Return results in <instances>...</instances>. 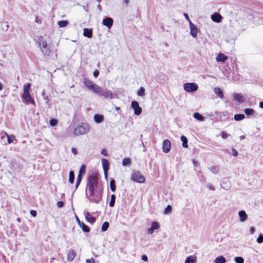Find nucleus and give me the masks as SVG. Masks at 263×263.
Here are the masks:
<instances>
[{
  "label": "nucleus",
  "mask_w": 263,
  "mask_h": 263,
  "mask_svg": "<svg viewBox=\"0 0 263 263\" xmlns=\"http://www.w3.org/2000/svg\"><path fill=\"white\" fill-rule=\"evenodd\" d=\"M30 86L31 85L30 83H27L24 86V92L23 93L22 98L24 102L26 104H32L35 105V102L33 100V98L31 97L29 92Z\"/></svg>",
  "instance_id": "obj_4"
},
{
  "label": "nucleus",
  "mask_w": 263,
  "mask_h": 263,
  "mask_svg": "<svg viewBox=\"0 0 263 263\" xmlns=\"http://www.w3.org/2000/svg\"><path fill=\"white\" fill-rule=\"evenodd\" d=\"M160 225L157 221H154L152 222L151 228L147 230V232L148 234H152L153 233L154 230L159 229Z\"/></svg>",
  "instance_id": "obj_14"
},
{
  "label": "nucleus",
  "mask_w": 263,
  "mask_h": 263,
  "mask_svg": "<svg viewBox=\"0 0 263 263\" xmlns=\"http://www.w3.org/2000/svg\"><path fill=\"white\" fill-rule=\"evenodd\" d=\"M232 155L235 156V157H236L238 156V152L234 148H232Z\"/></svg>",
  "instance_id": "obj_50"
},
{
  "label": "nucleus",
  "mask_w": 263,
  "mask_h": 263,
  "mask_svg": "<svg viewBox=\"0 0 263 263\" xmlns=\"http://www.w3.org/2000/svg\"><path fill=\"white\" fill-rule=\"evenodd\" d=\"M100 88L101 87L96 84L93 83L92 86H91L89 89L93 91L95 93H99V91H100Z\"/></svg>",
  "instance_id": "obj_25"
},
{
  "label": "nucleus",
  "mask_w": 263,
  "mask_h": 263,
  "mask_svg": "<svg viewBox=\"0 0 263 263\" xmlns=\"http://www.w3.org/2000/svg\"><path fill=\"white\" fill-rule=\"evenodd\" d=\"M212 20L216 23H220L221 22L222 17L218 13L215 12L211 15Z\"/></svg>",
  "instance_id": "obj_15"
},
{
  "label": "nucleus",
  "mask_w": 263,
  "mask_h": 263,
  "mask_svg": "<svg viewBox=\"0 0 263 263\" xmlns=\"http://www.w3.org/2000/svg\"><path fill=\"white\" fill-rule=\"evenodd\" d=\"M109 226V223L108 222L105 221L104 222H103V223L102 224V225L101 226L102 231V232L106 231L108 229Z\"/></svg>",
  "instance_id": "obj_38"
},
{
  "label": "nucleus",
  "mask_w": 263,
  "mask_h": 263,
  "mask_svg": "<svg viewBox=\"0 0 263 263\" xmlns=\"http://www.w3.org/2000/svg\"><path fill=\"white\" fill-rule=\"evenodd\" d=\"M68 24V22L67 21H60L58 22V24L60 27H65Z\"/></svg>",
  "instance_id": "obj_40"
},
{
  "label": "nucleus",
  "mask_w": 263,
  "mask_h": 263,
  "mask_svg": "<svg viewBox=\"0 0 263 263\" xmlns=\"http://www.w3.org/2000/svg\"><path fill=\"white\" fill-rule=\"evenodd\" d=\"M193 117L195 119L199 121H203L205 119V118L199 112H195L193 114Z\"/></svg>",
  "instance_id": "obj_26"
},
{
  "label": "nucleus",
  "mask_w": 263,
  "mask_h": 263,
  "mask_svg": "<svg viewBox=\"0 0 263 263\" xmlns=\"http://www.w3.org/2000/svg\"><path fill=\"white\" fill-rule=\"evenodd\" d=\"M183 88L185 91L188 92H193L197 90L198 85L195 83H185L184 84Z\"/></svg>",
  "instance_id": "obj_7"
},
{
  "label": "nucleus",
  "mask_w": 263,
  "mask_h": 263,
  "mask_svg": "<svg viewBox=\"0 0 263 263\" xmlns=\"http://www.w3.org/2000/svg\"><path fill=\"white\" fill-rule=\"evenodd\" d=\"M233 100L239 103H241L245 101V99L241 93L235 92L233 95Z\"/></svg>",
  "instance_id": "obj_13"
},
{
  "label": "nucleus",
  "mask_w": 263,
  "mask_h": 263,
  "mask_svg": "<svg viewBox=\"0 0 263 263\" xmlns=\"http://www.w3.org/2000/svg\"><path fill=\"white\" fill-rule=\"evenodd\" d=\"M137 95L143 97L145 95V89L143 87H141L137 91Z\"/></svg>",
  "instance_id": "obj_41"
},
{
  "label": "nucleus",
  "mask_w": 263,
  "mask_h": 263,
  "mask_svg": "<svg viewBox=\"0 0 263 263\" xmlns=\"http://www.w3.org/2000/svg\"><path fill=\"white\" fill-rule=\"evenodd\" d=\"M258 243H261L263 242V235L260 234L256 239Z\"/></svg>",
  "instance_id": "obj_48"
},
{
  "label": "nucleus",
  "mask_w": 263,
  "mask_h": 263,
  "mask_svg": "<svg viewBox=\"0 0 263 263\" xmlns=\"http://www.w3.org/2000/svg\"><path fill=\"white\" fill-rule=\"evenodd\" d=\"M97 8L101 11V10H102V7H101V6L99 4L98 5H97Z\"/></svg>",
  "instance_id": "obj_62"
},
{
  "label": "nucleus",
  "mask_w": 263,
  "mask_h": 263,
  "mask_svg": "<svg viewBox=\"0 0 263 263\" xmlns=\"http://www.w3.org/2000/svg\"><path fill=\"white\" fill-rule=\"evenodd\" d=\"M71 152L74 155L77 154V151L76 148L72 147L71 149Z\"/></svg>",
  "instance_id": "obj_60"
},
{
  "label": "nucleus",
  "mask_w": 263,
  "mask_h": 263,
  "mask_svg": "<svg viewBox=\"0 0 263 263\" xmlns=\"http://www.w3.org/2000/svg\"><path fill=\"white\" fill-rule=\"evenodd\" d=\"M171 148V143L169 140L168 139H165L163 141V144H162V151L164 153H168Z\"/></svg>",
  "instance_id": "obj_10"
},
{
  "label": "nucleus",
  "mask_w": 263,
  "mask_h": 263,
  "mask_svg": "<svg viewBox=\"0 0 263 263\" xmlns=\"http://www.w3.org/2000/svg\"><path fill=\"white\" fill-rule=\"evenodd\" d=\"M83 35L88 38H90L92 36V29L85 28L83 29Z\"/></svg>",
  "instance_id": "obj_20"
},
{
  "label": "nucleus",
  "mask_w": 263,
  "mask_h": 263,
  "mask_svg": "<svg viewBox=\"0 0 263 263\" xmlns=\"http://www.w3.org/2000/svg\"><path fill=\"white\" fill-rule=\"evenodd\" d=\"M93 119L96 123H100L103 121L104 116L100 114H95Z\"/></svg>",
  "instance_id": "obj_21"
},
{
  "label": "nucleus",
  "mask_w": 263,
  "mask_h": 263,
  "mask_svg": "<svg viewBox=\"0 0 263 263\" xmlns=\"http://www.w3.org/2000/svg\"><path fill=\"white\" fill-rule=\"evenodd\" d=\"M85 218L87 221L91 224L93 223L96 221L95 217L92 216L89 212H87Z\"/></svg>",
  "instance_id": "obj_23"
},
{
  "label": "nucleus",
  "mask_w": 263,
  "mask_h": 263,
  "mask_svg": "<svg viewBox=\"0 0 263 263\" xmlns=\"http://www.w3.org/2000/svg\"><path fill=\"white\" fill-rule=\"evenodd\" d=\"M228 112L227 111H224V112H221V116H222L223 117H226L228 116Z\"/></svg>",
  "instance_id": "obj_59"
},
{
  "label": "nucleus",
  "mask_w": 263,
  "mask_h": 263,
  "mask_svg": "<svg viewBox=\"0 0 263 263\" xmlns=\"http://www.w3.org/2000/svg\"><path fill=\"white\" fill-rule=\"evenodd\" d=\"M122 165L123 166H127L131 164L132 161L130 158H124L122 160Z\"/></svg>",
  "instance_id": "obj_37"
},
{
  "label": "nucleus",
  "mask_w": 263,
  "mask_h": 263,
  "mask_svg": "<svg viewBox=\"0 0 263 263\" xmlns=\"http://www.w3.org/2000/svg\"><path fill=\"white\" fill-rule=\"evenodd\" d=\"M49 123L51 126H55L58 124V120L55 119H51L49 121Z\"/></svg>",
  "instance_id": "obj_45"
},
{
  "label": "nucleus",
  "mask_w": 263,
  "mask_h": 263,
  "mask_svg": "<svg viewBox=\"0 0 263 263\" xmlns=\"http://www.w3.org/2000/svg\"><path fill=\"white\" fill-rule=\"evenodd\" d=\"M206 187L210 190L214 191L215 190V187L211 183H208L206 184Z\"/></svg>",
  "instance_id": "obj_49"
},
{
  "label": "nucleus",
  "mask_w": 263,
  "mask_h": 263,
  "mask_svg": "<svg viewBox=\"0 0 263 263\" xmlns=\"http://www.w3.org/2000/svg\"><path fill=\"white\" fill-rule=\"evenodd\" d=\"M76 256V253L73 250L70 249L69 250L67 255V259L69 261H72Z\"/></svg>",
  "instance_id": "obj_19"
},
{
  "label": "nucleus",
  "mask_w": 263,
  "mask_h": 263,
  "mask_svg": "<svg viewBox=\"0 0 263 263\" xmlns=\"http://www.w3.org/2000/svg\"><path fill=\"white\" fill-rule=\"evenodd\" d=\"M102 162V165L103 168V171L105 173V175L106 176V172L109 170V162L107 159H105L104 158L102 159L101 160Z\"/></svg>",
  "instance_id": "obj_17"
},
{
  "label": "nucleus",
  "mask_w": 263,
  "mask_h": 263,
  "mask_svg": "<svg viewBox=\"0 0 263 263\" xmlns=\"http://www.w3.org/2000/svg\"><path fill=\"white\" fill-rule=\"evenodd\" d=\"M215 262L216 263H226V259L223 256L220 255L215 258Z\"/></svg>",
  "instance_id": "obj_29"
},
{
  "label": "nucleus",
  "mask_w": 263,
  "mask_h": 263,
  "mask_svg": "<svg viewBox=\"0 0 263 263\" xmlns=\"http://www.w3.org/2000/svg\"><path fill=\"white\" fill-rule=\"evenodd\" d=\"M98 175L96 173H92L87 178V187L88 191L92 192L93 189H98Z\"/></svg>",
  "instance_id": "obj_2"
},
{
  "label": "nucleus",
  "mask_w": 263,
  "mask_h": 263,
  "mask_svg": "<svg viewBox=\"0 0 263 263\" xmlns=\"http://www.w3.org/2000/svg\"><path fill=\"white\" fill-rule=\"evenodd\" d=\"M113 19L110 17H105L103 19L102 24L107 27L109 29L111 28L113 25Z\"/></svg>",
  "instance_id": "obj_11"
},
{
  "label": "nucleus",
  "mask_w": 263,
  "mask_h": 263,
  "mask_svg": "<svg viewBox=\"0 0 263 263\" xmlns=\"http://www.w3.org/2000/svg\"><path fill=\"white\" fill-rule=\"evenodd\" d=\"M30 213L33 217H35L36 215V212L34 210H31Z\"/></svg>",
  "instance_id": "obj_56"
},
{
  "label": "nucleus",
  "mask_w": 263,
  "mask_h": 263,
  "mask_svg": "<svg viewBox=\"0 0 263 263\" xmlns=\"http://www.w3.org/2000/svg\"><path fill=\"white\" fill-rule=\"evenodd\" d=\"M210 170L212 173L214 174H217L219 171V165H213L211 166Z\"/></svg>",
  "instance_id": "obj_35"
},
{
  "label": "nucleus",
  "mask_w": 263,
  "mask_h": 263,
  "mask_svg": "<svg viewBox=\"0 0 263 263\" xmlns=\"http://www.w3.org/2000/svg\"><path fill=\"white\" fill-rule=\"evenodd\" d=\"M131 179L135 182L142 183L145 181V178L139 171H135L131 176Z\"/></svg>",
  "instance_id": "obj_6"
},
{
  "label": "nucleus",
  "mask_w": 263,
  "mask_h": 263,
  "mask_svg": "<svg viewBox=\"0 0 263 263\" xmlns=\"http://www.w3.org/2000/svg\"><path fill=\"white\" fill-rule=\"evenodd\" d=\"M75 179L74 173L72 171H70L69 173V182L71 184H73L74 183Z\"/></svg>",
  "instance_id": "obj_30"
},
{
  "label": "nucleus",
  "mask_w": 263,
  "mask_h": 263,
  "mask_svg": "<svg viewBox=\"0 0 263 263\" xmlns=\"http://www.w3.org/2000/svg\"><path fill=\"white\" fill-rule=\"evenodd\" d=\"M234 260L236 263H243L244 259L240 256H237L234 258Z\"/></svg>",
  "instance_id": "obj_44"
},
{
  "label": "nucleus",
  "mask_w": 263,
  "mask_h": 263,
  "mask_svg": "<svg viewBox=\"0 0 263 263\" xmlns=\"http://www.w3.org/2000/svg\"><path fill=\"white\" fill-rule=\"evenodd\" d=\"M255 231V228L253 227L250 228V232L251 234H253Z\"/></svg>",
  "instance_id": "obj_58"
},
{
  "label": "nucleus",
  "mask_w": 263,
  "mask_h": 263,
  "mask_svg": "<svg viewBox=\"0 0 263 263\" xmlns=\"http://www.w3.org/2000/svg\"><path fill=\"white\" fill-rule=\"evenodd\" d=\"M98 94H99L100 96L103 97L106 99H111L114 98L113 93L110 90H108L106 88L102 89L101 87L100 91H99Z\"/></svg>",
  "instance_id": "obj_9"
},
{
  "label": "nucleus",
  "mask_w": 263,
  "mask_h": 263,
  "mask_svg": "<svg viewBox=\"0 0 263 263\" xmlns=\"http://www.w3.org/2000/svg\"><path fill=\"white\" fill-rule=\"evenodd\" d=\"M220 136H221V137L223 139H227L229 136H230V135L228 134H227V133L222 131L220 133Z\"/></svg>",
  "instance_id": "obj_47"
},
{
  "label": "nucleus",
  "mask_w": 263,
  "mask_h": 263,
  "mask_svg": "<svg viewBox=\"0 0 263 263\" xmlns=\"http://www.w3.org/2000/svg\"><path fill=\"white\" fill-rule=\"evenodd\" d=\"M89 193V200L91 202L96 203H99L102 200L103 188L93 189L92 192H88Z\"/></svg>",
  "instance_id": "obj_3"
},
{
  "label": "nucleus",
  "mask_w": 263,
  "mask_h": 263,
  "mask_svg": "<svg viewBox=\"0 0 263 263\" xmlns=\"http://www.w3.org/2000/svg\"><path fill=\"white\" fill-rule=\"evenodd\" d=\"M76 218L79 225L82 228L83 231L85 233H88L90 231L89 228L84 223L81 222L77 216H76Z\"/></svg>",
  "instance_id": "obj_16"
},
{
  "label": "nucleus",
  "mask_w": 263,
  "mask_h": 263,
  "mask_svg": "<svg viewBox=\"0 0 263 263\" xmlns=\"http://www.w3.org/2000/svg\"><path fill=\"white\" fill-rule=\"evenodd\" d=\"M82 178H83V176L78 175L77 178L76 183V189L78 188V187L79 186L80 182H81V181L82 180Z\"/></svg>",
  "instance_id": "obj_43"
},
{
  "label": "nucleus",
  "mask_w": 263,
  "mask_h": 263,
  "mask_svg": "<svg viewBox=\"0 0 263 263\" xmlns=\"http://www.w3.org/2000/svg\"><path fill=\"white\" fill-rule=\"evenodd\" d=\"M86 261L87 263H93L95 261V260L93 258H91L89 259H87Z\"/></svg>",
  "instance_id": "obj_55"
},
{
  "label": "nucleus",
  "mask_w": 263,
  "mask_h": 263,
  "mask_svg": "<svg viewBox=\"0 0 263 263\" xmlns=\"http://www.w3.org/2000/svg\"><path fill=\"white\" fill-rule=\"evenodd\" d=\"M228 59V57L222 53H220L218 55L216 58V61L217 62H220L222 63H224Z\"/></svg>",
  "instance_id": "obj_24"
},
{
  "label": "nucleus",
  "mask_w": 263,
  "mask_h": 263,
  "mask_svg": "<svg viewBox=\"0 0 263 263\" xmlns=\"http://www.w3.org/2000/svg\"><path fill=\"white\" fill-rule=\"evenodd\" d=\"M240 221L243 222L246 221L248 218V215L246 212L243 210H241L238 213Z\"/></svg>",
  "instance_id": "obj_18"
},
{
  "label": "nucleus",
  "mask_w": 263,
  "mask_h": 263,
  "mask_svg": "<svg viewBox=\"0 0 263 263\" xmlns=\"http://www.w3.org/2000/svg\"><path fill=\"white\" fill-rule=\"evenodd\" d=\"M193 162L195 166H197L199 165L198 162L196 161L195 160H193Z\"/></svg>",
  "instance_id": "obj_61"
},
{
  "label": "nucleus",
  "mask_w": 263,
  "mask_h": 263,
  "mask_svg": "<svg viewBox=\"0 0 263 263\" xmlns=\"http://www.w3.org/2000/svg\"><path fill=\"white\" fill-rule=\"evenodd\" d=\"M131 107L133 109L135 115L139 116L141 114L142 108L139 106V103L137 101H132Z\"/></svg>",
  "instance_id": "obj_8"
},
{
  "label": "nucleus",
  "mask_w": 263,
  "mask_h": 263,
  "mask_svg": "<svg viewBox=\"0 0 263 263\" xmlns=\"http://www.w3.org/2000/svg\"><path fill=\"white\" fill-rule=\"evenodd\" d=\"M180 139H181V141L182 142V146L184 148H187L188 147V144H187L188 141H187V138L185 136L182 135L181 136Z\"/></svg>",
  "instance_id": "obj_28"
},
{
  "label": "nucleus",
  "mask_w": 263,
  "mask_h": 263,
  "mask_svg": "<svg viewBox=\"0 0 263 263\" xmlns=\"http://www.w3.org/2000/svg\"><path fill=\"white\" fill-rule=\"evenodd\" d=\"M93 83H94L92 81H91V80H89L88 79H84V84L85 86L86 87H87L88 89L91 86H92V85H93Z\"/></svg>",
  "instance_id": "obj_33"
},
{
  "label": "nucleus",
  "mask_w": 263,
  "mask_h": 263,
  "mask_svg": "<svg viewBox=\"0 0 263 263\" xmlns=\"http://www.w3.org/2000/svg\"><path fill=\"white\" fill-rule=\"evenodd\" d=\"M214 92L220 99H223L224 97L222 89L219 87H215L214 89Z\"/></svg>",
  "instance_id": "obj_22"
},
{
  "label": "nucleus",
  "mask_w": 263,
  "mask_h": 263,
  "mask_svg": "<svg viewBox=\"0 0 263 263\" xmlns=\"http://www.w3.org/2000/svg\"><path fill=\"white\" fill-rule=\"evenodd\" d=\"M116 195L114 194H112L110 196V200L109 203V205L110 207H113L115 205V201H116Z\"/></svg>",
  "instance_id": "obj_36"
},
{
  "label": "nucleus",
  "mask_w": 263,
  "mask_h": 263,
  "mask_svg": "<svg viewBox=\"0 0 263 263\" xmlns=\"http://www.w3.org/2000/svg\"><path fill=\"white\" fill-rule=\"evenodd\" d=\"M37 42L44 55L49 56L51 52V46L47 44L46 41L42 36L37 37Z\"/></svg>",
  "instance_id": "obj_1"
},
{
  "label": "nucleus",
  "mask_w": 263,
  "mask_h": 263,
  "mask_svg": "<svg viewBox=\"0 0 263 263\" xmlns=\"http://www.w3.org/2000/svg\"><path fill=\"white\" fill-rule=\"evenodd\" d=\"M110 189L112 192H115L116 190V186L115 184V180L111 179L109 182Z\"/></svg>",
  "instance_id": "obj_32"
},
{
  "label": "nucleus",
  "mask_w": 263,
  "mask_h": 263,
  "mask_svg": "<svg viewBox=\"0 0 263 263\" xmlns=\"http://www.w3.org/2000/svg\"><path fill=\"white\" fill-rule=\"evenodd\" d=\"M101 153L102 155H104V156H107V150L105 148H103L102 149L101 152Z\"/></svg>",
  "instance_id": "obj_53"
},
{
  "label": "nucleus",
  "mask_w": 263,
  "mask_h": 263,
  "mask_svg": "<svg viewBox=\"0 0 263 263\" xmlns=\"http://www.w3.org/2000/svg\"><path fill=\"white\" fill-rule=\"evenodd\" d=\"M5 136H6L7 138V141L8 143L13 142V139H14V137L13 136H9L6 133L2 134V138H4Z\"/></svg>",
  "instance_id": "obj_27"
},
{
  "label": "nucleus",
  "mask_w": 263,
  "mask_h": 263,
  "mask_svg": "<svg viewBox=\"0 0 263 263\" xmlns=\"http://www.w3.org/2000/svg\"><path fill=\"white\" fill-rule=\"evenodd\" d=\"M195 262L196 260L192 256L187 257L185 260V263H195Z\"/></svg>",
  "instance_id": "obj_39"
},
{
  "label": "nucleus",
  "mask_w": 263,
  "mask_h": 263,
  "mask_svg": "<svg viewBox=\"0 0 263 263\" xmlns=\"http://www.w3.org/2000/svg\"><path fill=\"white\" fill-rule=\"evenodd\" d=\"M244 112L248 116H253L255 114V110L252 108H246L244 109Z\"/></svg>",
  "instance_id": "obj_31"
},
{
  "label": "nucleus",
  "mask_w": 263,
  "mask_h": 263,
  "mask_svg": "<svg viewBox=\"0 0 263 263\" xmlns=\"http://www.w3.org/2000/svg\"><path fill=\"white\" fill-rule=\"evenodd\" d=\"M259 107L261 108H263V101H261L259 103Z\"/></svg>",
  "instance_id": "obj_64"
},
{
  "label": "nucleus",
  "mask_w": 263,
  "mask_h": 263,
  "mask_svg": "<svg viewBox=\"0 0 263 263\" xmlns=\"http://www.w3.org/2000/svg\"><path fill=\"white\" fill-rule=\"evenodd\" d=\"M190 33L191 35L194 38H195L197 37L198 29L196 26L193 24L192 22H190Z\"/></svg>",
  "instance_id": "obj_12"
},
{
  "label": "nucleus",
  "mask_w": 263,
  "mask_h": 263,
  "mask_svg": "<svg viewBox=\"0 0 263 263\" xmlns=\"http://www.w3.org/2000/svg\"><path fill=\"white\" fill-rule=\"evenodd\" d=\"M90 130L89 125L86 123H83L78 125L73 130V134L79 136L87 134Z\"/></svg>",
  "instance_id": "obj_5"
},
{
  "label": "nucleus",
  "mask_w": 263,
  "mask_h": 263,
  "mask_svg": "<svg viewBox=\"0 0 263 263\" xmlns=\"http://www.w3.org/2000/svg\"><path fill=\"white\" fill-rule=\"evenodd\" d=\"M143 261H146L148 260L147 256L146 255H143L141 257Z\"/></svg>",
  "instance_id": "obj_57"
},
{
  "label": "nucleus",
  "mask_w": 263,
  "mask_h": 263,
  "mask_svg": "<svg viewBox=\"0 0 263 263\" xmlns=\"http://www.w3.org/2000/svg\"><path fill=\"white\" fill-rule=\"evenodd\" d=\"M245 118L243 114H239L234 115V119L235 121H239L242 120Z\"/></svg>",
  "instance_id": "obj_34"
},
{
  "label": "nucleus",
  "mask_w": 263,
  "mask_h": 263,
  "mask_svg": "<svg viewBox=\"0 0 263 263\" xmlns=\"http://www.w3.org/2000/svg\"><path fill=\"white\" fill-rule=\"evenodd\" d=\"M86 166L84 164H82L79 170V175L83 176L85 173Z\"/></svg>",
  "instance_id": "obj_42"
},
{
  "label": "nucleus",
  "mask_w": 263,
  "mask_h": 263,
  "mask_svg": "<svg viewBox=\"0 0 263 263\" xmlns=\"http://www.w3.org/2000/svg\"><path fill=\"white\" fill-rule=\"evenodd\" d=\"M183 15H184V17H185V18L189 21V25H190V22H191V21L190 20L188 14L186 13H184Z\"/></svg>",
  "instance_id": "obj_54"
},
{
  "label": "nucleus",
  "mask_w": 263,
  "mask_h": 263,
  "mask_svg": "<svg viewBox=\"0 0 263 263\" xmlns=\"http://www.w3.org/2000/svg\"><path fill=\"white\" fill-rule=\"evenodd\" d=\"M57 205L58 208H62L64 205V202L61 201H59L57 202Z\"/></svg>",
  "instance_id": "obj_52"
},
{
  "label": "nucleus",
  "mask_w": 263,
  "mask_h": 263,
  "mask_svg": "<svg viewBox=\"0 0 263 263\" xmlns=\"http://www.w3.org/2000/svg\"><path fill=\"white\" fill-rule=\"evenodd\" d=\"M99 74V71L98 70H95L93 72V76L95 78H97Z\"/></svg>",
  "instance_id": "obj_51"
},
{
  "label": "nucleus",
  "mask_w": 263,
  "mask_h": 263,
  "mask_svg": "<svg viewBox=\"0 0 263 263\" xmlns=\"http://www.w3.org/2000/svg\"><path fill=\"white\" fill-rule=\"evenodd\" d=\"M172 210V206L170 205H167L164 210V213L165 214H167L169 213L170 212H171Z\"/></svg>",
  "instance_id": "obj_46"
},
{
  "label": "nucleus",
  "mask_w": 263,
  "mask_h": 263,
  "mask_svg": "<svg viewBox=\"0 0 263 263\" xmlns=\"http://www.w3.org/2000/svg\"><path fill=\"white\" fill-rule=\"evenodd\" d=\"M124 3L126 5H128L129 3V0H124Z\"/></svg>",
  "instance_id": "obj_63"
}]
</instances>
